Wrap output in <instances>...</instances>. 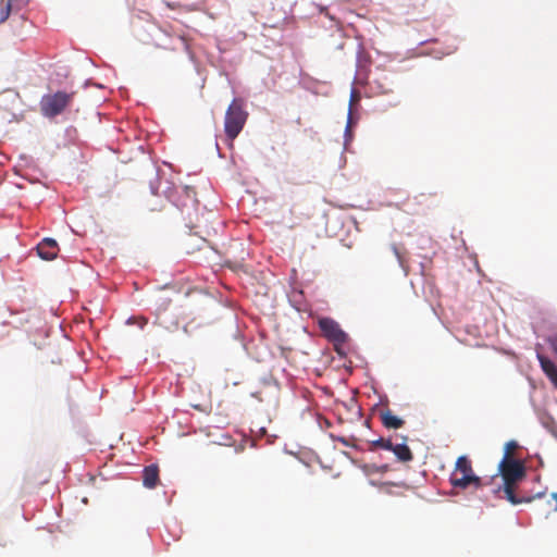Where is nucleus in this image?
I'll return each mask as SVG.
<instances>
[{"label": "nucleus", "instance_id": "nucleus-1", "mask_svg": "<svg viewBox=\"0 0 557 557\" xmlns=\"http://www.w3.org/2000/svg\"><path fill=\"white\" fill-rule=\"evenodd\" d=\"M498 474L503 479V490L509 503L518 505L532 500V497H518L516 495V488L519 482H521L527 474L522 460L507 461V459H502L498 463Z\"/></svg>", "mask_w": 557, "mask_h": 557}, {"label": "nucleus", "instance_id": "nucleus-2", "mask_svg": "<svg viewBox=\"0 0 557 557\" xmlns=\"http://www.w3.org/2000/svg\"><path fill=\"white\" fill-rule=\"evenodd\" d=\"M248 116L246 101L243 98H234L226 109L224 119V131L230 140H234L239 135Z\"/></svg>", "mask_w": 557, "mask_h": 557}, {"label": "nucleus", "instance_id": "nucleus-3", "mask_svg": "<svg viewBox=\"0 0 557 557\" xmlns=\"http://www.w3.org/2000/svg\"><path fill=\"white\" fill-rule=\"evenodd\" d=\"M74 92L57 91L52 95H46L40 101V111L47 117H54L62 113L64 109L73 101Z\"/></svg>", "mask_w": 557, "mask_h": 557}, {"label": "nucleus", "instance_id": "nucleus-4", "mask_svg": "<svg viewBox=\"0 0 557 557\" xmlns=\"http://www.w3.org/2000/svg\"><path fill=\"white\" fill-rule=\"evenodd\" d=\"M319 327L322 334L333 343L335 349L339 351V347L347 342V334L341 329L339 324L331 318H322L319 320Z\"/></svg>", "mask_w": 557, "mask_h": 557}, {"label": "nucleus", "instance_id": "nucleus-5", "mask_svg": "<svg viewBox=\"0 0 557 557\" xmlns=\"http://www.w3.org/2000/svg\"><path fill=\"white\" fill-rule=\"evenodd\" d=\"M450 484L454 487L465 490L469 485H474L475 488H482L488 484L487 481H484L480 476L476 475H466L462 474L460 478H458L455 473L450 475Z\"/></svg>", "mask_w": 557, "mask_h": 557}, {"label": "nucleus", "instance_id": "nucleus-6", "mask_svg": "<svg viewBox=\"0 0 557 557\" xmlns=\"http://www.w3.org/2000/svg\"><path fill=\"white\" fill-rule=\"evenodd\" d=\"M38 256L47 261L57 258L59 252L58 244L52 238H44L36 247Z\"/></svg>", "mask_w": 557, "mask_h": 557}, {"label": "nucleus", "instance_id": "nucleus-7", "mask_svg": "<svg viewBox=\"0 0 557 557\" xmlns=\"http://www.w3.org/2000/svg\"><path fill=\"white\" fill-rule=\"evenodd\" d=\"M380 419L382 424L386 429H399L405 424V421L400 419L399 417L395 416L389 409L382 410L380 412Z\"/></svg>", "mask_w": 557, "mask_h": 557}, {"label": "nucleus", "instance_id": "nucleus-8", "mask_svg": "<svg viewBox=\"0 0 557 557\" xmlns=\"http://www.w3.org/2000/svg\"><path fill=\"white\" fill-rule=\"evenodd\" d=\"M158 480H159V469L157 466L151 465L144 469L143 482L146 487H148V488L156 487Z\"/></svg>", "mask_w": 557, "mask_h": 557}, {"label": "nucleus", "instance_id": "nucleus-9", "mask_svg": "<svg viewBox=\"0 0 557 557\" xmlns=\"http://www.w3.org/2000/svg\"><path fill=\"white\" fill-rule=\"evenodd\" d=\"M389 450L393 451L394 455L396 456V458L401 462H408L413 459L412 451L410 450L408 445H406L405 443H403V444L392 443V448H389Z\"/></svg>", "mask_w": 557, "mask_h": 557}, {"label": "nucleus", "instance_id": "nucleus-10", "mask_svg": "<svg viewBox=\"0 0 557 557\" xmlns=\"http://www.w3.org/2000/svg\"><path fill=\"white\" fill-rule=\"evenodd\" d=\"M458 472L466 475H475L471 461L466 456H460L457 458L455 471L453 473L457 475Z\"/></svg>", "mask_w": 557, "mask_h": 557}, {"label": "nucleus", "instance_id": "nucleus-11", "mask_svg": "<svg viewBox=\"0 0 557 557\" xmlns=\"http://www.w3.org/2000/svg\"><path fill=\"white\" fill-rule=\"evenodd\" d=\"M539 361H540L542 370L544 371V373L547 375V377L549 380H552V377L557 376V367L552 360L540 355Z\"/></svg>", "mask_w": 557, "mask_h": 557}, {"label": "nucleus", "instance_id": "nucleus-12", "mask_svg": "<svg viewBox=\"0 0 557 557\" xmlns=\"http://www.w3.org/2000/svg\"><path fill=\"white\" fill-rule=\"evenodd\" d=\"M182 193H183L185 199L189 200L190 206L194 208H197L198 199H197V193H196L195 188L191 186H184Z\"/></svg>", "mask_w": 557, "mask_h": 557}, {"label": "nucleus", "instance_id": "nucleus-13", "mask_svg": "<svg viewBox=\"0 0 557 557\" xmlns=\"http://www.w3.org/2000/svg\"><path fill=\"white\" fill-rule=\"evenodd\" d=\"M519 447L518 443L516 441H509L505 444V448H504V456L502 459H507V461H510V460H517L515 457H513V453L515 450Z\"/></svg>", "mask_w": 557, "mask_h": 557}, {"label": "nucleus", "instance_id": "nucleus-14", "mask_svg": "<svg viewBox=\"0 0 557 557\" xmlns=\"http://www.w3.org/2000/svg\"><path fill=\"white\" fill-rule=\"evenodd\" d=\"M12 9L11 0H8L7 2L0 3V23H3L8 20L10 16Z\"/></svg>", "mask_w": 557, "mask_h": 557}, {"label": "nucleus", "instance_id": "nucleus-15", "mask_svg": "<svg viewBox=\"0 0 557 557\" xmlns=\"http://www.w3.org/2000/svg\"><path fill=\"white\" fill-rule=\"evenodd\" d=\"M392 443L393 442L391 438L380 437L375 441H372L371 446H372V448H383V449L389 450V448H392Z\"/></svg>", "mask_w": 557, "mask_h": 557}, {"label": "nucleus", "instance_id": "nucleus-16", "mask_svg": "<svg viewBox=\"0 0 557 557\" xmlns=\"http://www.w3.org/2000/svg\"><path fill=\"white\" fill-rule=\"evenodd\" d=\"M127 323L128 324H136L140 329H144L147 325L148 320L146 318H144V317H133V318H129L127 320Z\"/></svg>", "mask_w": 557, "mask_h": 557}, {"label": "nucleus", "instance_id": "nucleus-17", "mask_svg": "<svg viewBox=\"0 0 557 557\" xmlns=\"http://www.w3.org/2000/svg\"><path fill=\"white\" fill-rule=\"evenodd\" d=\"M392 250H393L394 255L396 256L400 267L405 268V259H404L401 252L399 251V249L397 248V246L393 245Z\"/></svg>", "mask_w": 557, "mask_h": 557}, {"label": "nucleus", "instance_id": "nucleus-18", "mask_svg": "<svg viewBox=\"0 0 557 557\" xmlns=\"http://www.w3.org/2000/svg\"><path fill=\"white\" fill-rule=\"evenodd\" d=\"M550 346L554 349L555 354L557 355V336L549 339Z\"/></svg>", "mask_w": 557, "mask_h": 557}, {"label": "nucleus", "instance_id": "nucleus-19", "mask_svg": "<svg viewBox=\"0 0 557 557\" xmlns=\"http://www.w3.org/2000/svg\"><path fill=\"white\" fill-rule=\"evenodd\" d=\"M388 470V466L387 465H384L380 468V471L381 472H386Z\"/></svg>", "mask_w": 557, "mask_h": 557}, {"label": "nucleus", "instance_id": "nucleus-20", "mask_svg": "<svg viewBox=\"0 0 557 557\" xmlns=\"http://www.w3.org/2000/svg\"><path fill=\"white\" fill-rule=\"evenodd\" d=\"M166 5H168L169 8H171V9L176 8L174 4H172V3H170V2H166Z\"/></svg>", "mask_w": 557, "mask_h": 557}, {"label": "nucleus", "instance_id": "nucleus-21", "mask_svg": "<svg viewBox=\"0 0 557 557\" xmlns=\"http://www.w3.org/2000/svg\"><path fill=\"white\" fill-rule=\"evenodd\" d=\"M180 39L182 40L183 45L186 47L187 45H186V42L184 40V37L181 36Z\"/></svg>", "mask_w": 557, "mask_h": 557}, {"label": "nucleus", "instance_id": "nucleus-22", "mask_svg": "<svg viewBox=\"0 0 557 557\" xmlns=\"http://www.w3.org/2000/svg\"><path fill=\"white\" fill-rule=\"evenodd\" d=\"M187 206H188V203H187L186 201H183V202L181 203V207H187Z\"/></svg>", "mask_w": 557, "mask_h": 557}]
</instances>
